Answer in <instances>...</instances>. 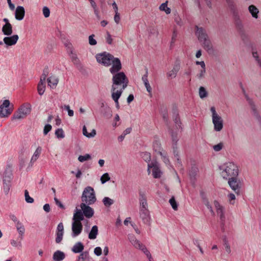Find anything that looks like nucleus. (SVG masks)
I'll list each match as a JSON object with an SVG mask.
<instances>
[{
	"label": "nucleus",
	"instance_id": "nucleus-1",
	"mask_svg": "<svg viewBox=\"0 0 261 261\" xmlns=\"http://www.w3.org/2000/svg\"><path fill=\"white\" fill-rule=\"evenodd\" d=\"M197 28L196 33L198 39L199 41L201 42L202 47L208 54H213L215 52V50L213 44L206 32L202 28L197 27Z\"/></svg>",
	"mask_w": 261,
	"mask_h": 261
},
{
	"label": "nucleus",
	"instance_id": "nucleus-2",
	"mask_svg": "<svg viewBox=\"0 0 261 261\" xmlns=\"http://www.w3.org/2000/svg\"><path fill=\"white\" fill-rule=\"evenodd\" d=\"M81 200L82 203L88 205L94 204L96 201V197L93 188L90 186L85 188L83 192Z\"/></svg>",
	"mask_w": 261,
	"mask_h": 261
},
{
	"label": "nucleus",
	"instance_id": "nucleus-3",
	"mask_svg": "<svg viewBox=\"0 0 261 261\" xmlns=\"http://www.w3.org/2000/svg\"><path fill=\"white\" fill-rule=\"evenodd\" d=\"M238 167L233 163H228L226 165L225 168L221 173V175L224 179L237 177L238 175Z\"/></svg>",
	"mask_w": 261,
	"mask_h": 261
},
{
	"label": "nucleus",
	"instance_id": "nucleus-4",
	"mask_svg": "<svg viewBox=\"0 0 261 261\" xmlns=\"http://www.w3.org/2000/svg\"><path fill=\"white\" fill-rule=\"evenodd\" d=\"M31 106L29 103L22 105L18 111L13 115L12 119H21L25 117L31 113Z\"/></svg>",
	"mask_w": 261,
	"mask_h": 261
},
{
	"label": "nucleus",
	"instance_id": "nucleus-5",
	"mask_svg": "<svg viewBox=\"0 0 261 261\" xmlns=\"http://www.w3.org/2000/svg\"><path fill=\"white\" fill-rule=\"evenodd\" d=\"M128 239L131 244L137 249L141 250L147 256V257L150 259L151 257V254L149 251L147 250L146 247L142 244L133 234H128Z\"/></svg>",
	"mask_w": 261,
	"mask_h": 261
},
{
	"label": "nucleus",
	"instance_id": "nucleus-6",
	"mask_svg": "<svg viewBox=\"0 0 261 261\" xmlns=\"http://www.w3.org/2000/svg\"><path fill=\"white\" fill-rule=\"evenodd\" d=\"M97 61L105 66H110L112 64L113 56L106 51L98 54L96 56Z\"/></svg>",
	"mask_w": 261,
	"mask_h": 261
},
{
	"label": "nucleus",
	"instance_id": "nucleus-7",
	"mask_svg": "<svg viewBox=\"0 0 261 261\" xmlns=\"http://www.w3.org/2000/svg\"><path fill=\"white\" fill-rule=\"evenodd\" d=\"M114 74L112 78V91H115L118 89V86L121 85V84L127 79L123 72H117Z\"/></svg>",
	"mask_w": 261,
	"mask_h": 261
},
{
	"label": "nucleus",
	"instance_id": "nucleus-8",
	"mask_svg": "<svg viewBox=\"0 0 261 261\" xmlns=\"http://www.w3.org/2000/svg\"><path fill=\"white\" fill-rule=\"evenodd\" d=\"M128 83V80L127 79L126 80L124 81V83L121 84L122 87L120 90H118L117 89L115 91H112V98L113 100L115 101L116 104V107L117 109H119V105L118 102V99L121 96L123 91L126 88Z\"/></svg>",
	"mask_w": 261,
	"mask_h": 261
},
{
	"label": "nucleus",
	"instance_id": "nucleus-9",
	"mask_svg": "<svg viewBox=\"0 0 261 261\" xmlns=\"http://www.w3.org/2000/svg\"><path fill=\"white\" fill-rule=\"evenodd\" d=\"M228 184L230 188L237 194H241V189L242 186V183L237 177L229 178Z\"/></svg>",
	"mask_w": 261,
	"mask_h": 261
},
{
	"label": "nucleus",
	"instance_id": "nucleus-10",
	"mask_svg": "<svg viewBox=\"0 0 261 261\" xmlns=\"http://www.w3.org/2000/svg\"><path fill=\"white\" fill-rule=\"evenodd\" d=\"M170 134L172 138L173 153L174 154V156L176 158L178 164L180 166H181V163L179 159V156L178 154V151L177 149V142L178 141L177 135V134L174 133L172 130H170Z\"/></svg>",
	"mask_w": 261,
	"mask_h": 261
},
{
	"label": "nucleus",
	"instance_id": "nucleus-11",
	"mask_svg": "<svg viewBox=\"0 0 261 261\" xmlns=\"http://www.w3.org/2000/svg\"><path fill=\"white\" fill-rule=\"evenodd\" d=\"M180 69V61L177 59L173 66L172 69L168 71L166 73L167 77L168 80H171L176 77L178 72Z\"/></svg>",
	"mask_w": 261,
	"mask_h": 261
},
{
	"label": "nucleus",
	"instance_id": "nucleus-12",
	"mask_svg": "<svg viewBox=\"0 0 261 261\" xmlns=\"http://www.w3.org/2000/svg\"><path fill=\"white\" fill-rule=\"evenodd\" d=\"M232 14L236 27L240 33H244V26L240 19L238 11L237 10L231 12Z\"/></svg>",
	"mask_w": 261,
	"mask_h": 261
},
{
	"label": "nucleus",
	"instance_id": "nucleus-13",
	"mask_svg": "<svg viewBox=\"0 0 261 261\" xmlns=\"http://www.w3.org/2000/svg\"><path fill=\"white\" fill-rule=\"evenodd\" d=\"M245 96L246 100L250 106L253 116L258 121L261 122V116L257 111V109L255 104V102L252 99L250 98L248 95L246 94H245Z\"/></svg>",
	"mask_w": 261,
	"mask_h": 261
},
{
	"label": "nucleus",
	"instance_id": "nucleus-14",
	"mask_svg": "<svg viewBox=\"0 0 261 261\" xmlns=\"http://www.w3.org/2000/svg\"><path fill=\"white\" fill-rule=\"evenodd\" d=\"M10 105L9 100H5L2 105H0V117H7L12 112V111L8 109Z\"/></svg>",
	"mask_w": 261,
	"mask_h": 261
},
{
	"label": "nucleus",
	"instance_id": "nucleus-15",
	"mask_svg": "<svg viewBox=\"0 0 261 261\" xmlns=\"http://www.w3.org/2000/svg\"><path fill=\"white\" fill-rule=\"evenodd\" d=\"M214 203L216 208L217 214L219 216L221 220V229L222 231H224L225 217L223 213V208L222 206L220 205L217 201H214Z\"/></svg>",
	"mask_w": 261,
	"mask_h": 261
},
{
	"label": "nucleus",
	"instance_id": "nucleus-16",
	"mask_svg": "<svg viewBox=\"0 0 261 261\" xmlns=\"http://www.w3.org/2000/svg\"><path fill=\"white\" fill-rule=\"evenodd\" d=\"M214 129L216 132L221 131L223 127V120L220 116L212 118Z\"/></svg>",
	"mask_w": 261,
	"mask_h": 261
},
{
	"label": "nucleus",
	"instance_id": "nucleus-17",
	"mask_svg": "<svg viewBox=\"0 0 261 261\" xmlns=\"http://www.w3.org/2000/svg\"><path fill=\"white\" fill-rule=\"evenodd\" d=\"M112 66L110 69L111 73L114 74L119 71L122 68L120 60L117 58H114L112 61Z\"/></svg>",
	"mask_w": 261,
	"mask_h": 261
},
{
	"label": "nucleus",
	"instance_id": "nucleus-18",
	"mask_svg": "<svg viewBox=\"0 0 261 261\" xmlns=\"http://www.w3.org/2000/svg\"><path fill=\"white\" fill-rule=\"evenodd\" d=\"M89 205H88L85 203H81L80 205L81 208V210L82 211L83 214L88 218H91L94 214L93 210Z\"/></svg>",
	"mask_w": 261,
	"mask_h": 261
},
{
	"label": "nucleus",
	"instance_id": "nucleus-19",
	"mask_svg": "<svg viewBox=\"0 0 261 261\" xmlns=\"http://www.w3.org/2000/svg\"><path fill=\"white\" fill-rule=\"evenodd\" d=\"M71 59L74 65L76 67V68L81 71L84 72L86 71L84 67L81 63L80 59L77 57L76 54H74L72 52V54H71Z\"/></svg>",
	"mask_w": 261,
	"mask_h": 261
},
{
	"label": "nucleus",
	"instance_id": "nucleus-20",
	"mask_svg": "<svg viewBox=\"0 0 261 261\" xmlns=\"http://www.w3.org/2000/svg\"><path fill=\"white\" fill-rule=\"evenodd\" d=\"M72 236L73 237L79 236L82 232L83 225L81 222H73L72 223Z\"/></svg>",
	"mask_w": 261,
	"mask_h": 261
},
{
	"label": "nucleus",
	"instance_id": "nucleus-21",
	"mask_svg": "<svg viewBox=\"0 0 261 261\" xmlns=\"http://www.w3.org/2000/svg\"><path fill=\"white\" fill-rule=\"evenodd\" d=\"M7 174H8V173L7 172H6L5 175V176L4 177V179H3V184H4L3 189H4L5 194H8V192H9L10 188V179H11V174L10 173H9L8 175H7Z\"/></svg>",
	"mask_w": 261,
	"mask_h": 261
},
{
	"label": "nucleus",
	"instance_id": "nucleus-22",
	"mask_svg": "<svg viewBox=\"0 0 261 261\" xmlns=\"http://www.w3.org/2000/svg\"><path fill=\"white\" fill-rule=\"evenodd\" d=\"M151 168H153L152 175L154 178H160L161 176L162 172L158 167L157 163H155L154 164L152 163L151 164H148V171H149V169Z\"/></svg>",
	"mask_w": 261,
	"mask_h": 261
},
{
	"label": "nucleus",
	"instance_id": "nucleus-23",
	"mask_svg": "<svg viewBox=\"0 0 261 261\" xmlns=\"http://www.w3.org/2000/svg\"><path fill=\"white\" fill-rule=\"evenodd\" d=\"M18 36L17 35H14L10 37H6L4 38V42L8 46H12L15 45L18 40Z\"/></svg>",
	"mask_w": 261,
	"mask_h": 261
},
{
	"label": "nucleus",
	"instance_id": "nucleus-24",
	"mask_svg": "<svg viewBox=\"0 0 261 261\" xmlns=\"http://www.w3.org/2000/svg\"><path fill=\"white\" fill-rule=\"evenodd\" d=\"M172 114H173V119L175 124V126L177 129L181 128V122L180 120V118L179 116L178 112L177 109L176 107L173 109L172 110Z\"/></svg>",
	"mask_w": 261,
	"mask_h": 261
},
{
	"label": "nucleus",
	"instance_id": "nucleus-25",
	"mask_svg": "<svg viewBox=\"0 0 261 261\" xmlns=\"http://www.w3.org/2000/svg\"><path fill=\"white\" fill-rule=\"evenodd\" d=\"M153 149L155 152L158 153L162 158L163 161L165 163H167L169 162L168 159L166 158V154H164L161 149V144L159 142H155L153 144Z\"/></svg>",
	"mask_w": 261,
	"mask_h": 261
},
{
	"label": "nucleus",
	"instance_id": "nucleus-26",
	"mask_svg": "<svg viewBox=\"0 0 261 261\" xmlns=\"http://www.w3.org/2000/svg\"><path fill=\"white\" fill-rule=\"evenodd\" d=\"M24 14V8L22 6L17 7L15 13V18L18 20H21L23 19Z\"/></svg>",
	"mask_w": 261,
	"mask_h": 261
},
{
	"label": "nucleus",
	"instance_id": "nucleus-27",
	"mask_svg": "<svg viewBox=\"0 0 261 261\" xmlns=\"http://www.w3.org/2000/svg\"><path fill=\"white\" fill-rule=\"evenodd\" d=\"M47 81L48 82V86L50 88L55 89L59 83V79L56 76L51 75L47 78Z\"/></svg>",
	"mask_w": 261,
	"mask_h": 261
},
{
	"label": "nucleus",
	"instance_id": "nucleus-28",
	"mask_svg": "<svg viewBox=\"0 0 261 261\" xmlns=\"http://www.w3.org/2000/svg\"><path fill=\"white\" fill-rule=\"evenodd\" d=\"M140 217L144 223H147L149 220V212L148 208H140Z\"/></svg>",
	"mask_w": 261,
	"mask_h": 261
},
{
	"label": "nucleus",
	"instance_id": "nucleus-29",
	"mask_svg": "<svg viewBox=\"0 0 261 261\" xmlns=\"http://www.w3.org/2000/svg\"><path fill=\"white\" fill-rule=\"evenodd\" d=\"M84 219V215L81 210L76 209L73 215L72 220L73 222H81Z\"/></svg>",
	"mask_w": 261,
	"mask_h": 261
},
{
	"label": "nucleus",
	"instance_id": "nucleus-30",
	"mask_svg": "<svg viewBox=\"0 0 261 261\" xmlns=\"http://www.w3.org/2000/svg\"><path fill=\"white\" fill-rule=\"evenodd\" d=\"M84 249V246L81 242H77L72 247L71 250L75 253H82Z\"/></svg>",
	"mask_w": 261,
	"mask_h": 261
},
{
	"label": "nucleus",
	"instance_id": "nucleus-31",
	"mask_svg": "<svg viewBox=\"0 0 261 261\" xmlns=\"http://www.w3.org/2000/svg\"><path fill=\"white\" fill-rule=\"evenodd\" d=\"M100 111L103 117L106 119H109L111 118L113 116L112 111L109 107H106L102 110H100Z\"/></svg>",
	"mask_w": 261,
	"mask_h": 261
},
{
	"label": "nucleus",
	"instance_id": "nucleus-32",
	"mask_svg": "<svg viewBox=\"0 0 261 261\" xmlns=\"http://www.w3.org/2000/svg\"><path fill=\"white\" fill-rule=\"evenodd\" d=\"M2 32L4 35L7 36L11 35L12 33V26L10 23H8L7 24H5L2 28Z\"/></svg>",
	"mask_w": 261,
	"mask_h": 261
},
{
	"label": "nucleus",
	"instance_id": "nucleus-33",
	"mask_svg": "<svg viewBox=\"0 0 261 261\" xmlns=\"http://www.w3.org/2000/svg\"><path fill=\"white\" fill-rule=\"evenodd\" d=\"M65 255L64 252L58 250L53 255V259L55 261H61L64 259Z\"/></svg>",
	"mask_w": 261,
	"mask_h": 261
},
{
	"label": "nucleus",
	"instance_id": "nucleus-34",
	"mask_svg": "<svg viewBox=\"0 0 261 261\" xmlns=\"http://www.w3.org/2000/svg\"><path fill=\"white\" fill-rule=\"evenodd\" d=\"M98 227L96 225L93 226L88 234V238L91 240L96 239L98 234Z\"/></svg>",
	"mask_w": 261,
	"mask_h": 261
},
{
	"label": "nucleus",
	"instance_id": "nucleus-35",
	"mask_svg": "<svg viewBox=\"0 0 261 261\" xmlns=\"http://www.w3.org/2000/svg\"><path fill=\"white\" fill-rule=\"evenodd\" d=\"M248 10L251 14L253 17L255 18H258V13L259 11L258 9L254 5H250L248 7Z\"/></svg>",
	"mask_w": 261,
	"mask_h": 261
},
{
	"label": "nucleus",
	"instance_id": "nucleus-36",
	"mask_svg": "<svg viewBox=\"0 0 261 261\" xmlns=\"http://www.w3.org/2000/svg\"><path fill=\"white\" fill-rule=\"evenodd\" d=\"M140 195L141 196V198L140 199V208H147V200L145 196V195L143 194H140Z\"/></svg>",
	"mask_w": 261,
	"mask_h": 261
},
{
	"label": "nucleus",
	"instance_id": "nucleus-37",
	"mask_svg": "<svg viewBox=\"0 0 261 261\" xmlns=\"http://www.w3.org/2000/svg\"><path fill=\"white\" fill-rule=\"evenodd\" d=\"M83 135L87 137V138H92L94 137L96 135V130L93 129L90 133H88L87 130V128L86 126H84L83 127Z\"/></svg>",
	"mask_w": 261,
	"mask_h": 261
},
{
	"label": "nucleus",
	"instance_id": "nucleus-38",
	"mask_svg": "<svg viewBox=\"0 0 261 261\" xmlns=\"http://www.w3.org/2000/svg\"><path fill=\"white\" fill-rule=\"evenodd\" d=\"M41 150L42 149L41 147L39 146L37 147L31 158V163H34L38 159L40 154L41 153Z\"/></svg>",
	"mask_w": 261,
	"mask_h": 261
},
{
	"label": "nucleus",
	"instance_id": "nucleus-39",
	"mask_svg": "<svg viewBox=\"0 0 261 261\" xmlns=\"http://www.w3.org/2000/svg\"><path fill=\"white\" fill-rule=\"evenodd\" d=\"M37 90L39 94L40 95H42L44 94L45 90V83L39 82L37 86Z\"/></svg>",
	"mask_w": 261,
	"mask_h": 261
},
{
	"label": "nucleus",
	"instance_id": "nucleus-40",
	"mask_svg": "<svg viewBox=\"0 0 261 261\" xmlns=\"http://www.w3.org/2000/svg\"><path fill=\"white\" fill-rule=\"evenodd\" d=\"M89 252L87 251L80 253L77 259V261H85L86 259L89 258Z\"/></svg>",
	"mask_w": 261,
	"mask_h": 261
},
{
	"label": "nucleus",
	"instance_id": "nucleus-41",
	"mask_svg": "<svg viewBox=\"0 0 261 261\" xmlns=\"http://www.w3.org/2000/svg\"><path fill=\"white\" fill-rule=\"evenodd\" d=\"M167 3L168 1H166L165 3L162 4L159 9L161 11H165L167 14H169L171 13V9L167 7Z\"/></svg>",
	"mask_w": 261,
	"mask_h": 261
},
{
	"label": "nucleus",
	"instance_id": "nucleus-42",
	"mask_svg": "<svg viewBox=\"0 0 261 261\" xmlns=\"http://www.w3.org/2000/svg\"><path fill=\"white\" fill-rule=\"evenodd\" d=\"M199 95L201 98H204L207 96L208 93L203 87H200L199 89Z\"/></svg>",
	"mask_w": 261,
	"mask_h": 261
},
{
	"label": "nucleus",
	"instance_id": "nucleus-43",
	"mask_svg": "<svg viewBox=\"0 0 261 261\" xmlns=\"http://www.w3.org/2000/svg\"><path fill=\"white\" fill-rule=\"evenodd\" d=\"M201 194H202L203 202L204 204L206 206L207 208L210 210L211 213L212 214H214V212L212 209V206L210 204L208 199L206 198V197L204 195H203L202 193H201Z\"/></svg>",
	"mask_w": 261,
	"mask_h": 261
},
{
	"label": "nucleus",
	"instance_id": "nucleus-44",
	"mask_svg": "<svg viewBox=\"0 0 261 261\" xmlns=\"http://www.w3.org/2000/svg\"><path fill=\"white\" fill-rule=\"evenodd\" d=\"M102 202L106 206H110L113 204L114 200L109 197H106L103 199Z\"/></svg>",
	"mask_w": 261,
	"mask_h": 261
},
{
	"label": "nucleus",
	"instance_id": "nucleus-45",
	"mask_svg": "<svg viewBox=\"0 0 261 261\" xmlns=\"http://www.w3.org/2000/svg\"><path fill=\"white\" fill-rule=\"evenodd\" d=\"M169 203L174 210L176 211L177 210L178 205L174 196L170 198Z\"/></svg>",
	"mask_w": 261,
	"mask_h": 261
},
{
	"label": "nucleus",
	"instance_id": "nucleus-46",
	"mask_svg": "<svg viewBox=\"0 0 261 261\" xmlns=\"http://www.w3.org/2000/svg\"><path fill=\"white\" fill-rule=\"evenodd\" d=\"M48 74V68H46L43 70V73L42 74L40 81V82L45 83L46 78Z\"/></svg>",
	"mask_w": 261,
	"mask_h": 261
},
{
	"label": "nucleus",
	"instance_id": "nucleus-47",
	"mask_svg": "<svg viewBox=\"0 0 261 261\" xmlns=\"http://www.w3.org/2000/svg\"><path fill=\"white\" fill-rule=\"evenodd\" d=\"M63 233L64 231H56V242L57 243H60L62 241Z\"/></svg>",
	"mask_w": 261,
	"mask_h": 261
},
{
	"label": "nucleus",
	"instance_id": "nucleus-48",
	"mask_svg": "<svg viewBox=\"0 0 261 261\" xmlns=\"http://www.w3.org/2000/svg\"><path fill=\"white\" fill-rule=\"evenodd\" d=\"M91 158L89 154H86L85 155H80L78 157V160L81 162H84L86 161L90 160Z\"/></svg>",
	"mask_w": 261,
	"mask_h": 261
},
{
	"label": "nucleus",
	"instance_id": "nucleus-49",
	"mask_svg": "<svg viewBox=\"0 0 261 261\" xmlns=\"http://www.w3.org/2000/svg\"><path fill=\"white\" fill-rule=\"evenodd\" d=\"M198 171V168L196 166H192L190 171L189 175L191 177H195L197 174V173Z\"/></svg>",
	"mask_w": 261,
	"mask_h": 261
},
{
	"label": "nucleus",
	"instance_id": "nucleus-50",
	"mask_svg": "<svg viewBox=\"0 0 261 261\" xmlns=\"http://www.w3.org/2000/svg\"><path fill=\"white\" fill-rule=\"evenodd\" d=\"M226 1L231 12L237 10L232 0H226Z\"/></svg>",
	"mask_w": 261,
	"mask_h": 261
},
{
	"label": "nucleus",
	"instance_id": "nucleus-51",
	"mask_svg": "<svg viewBox=\"0 0 261 261\" xmlns=\"http://www.w3.org/2000/svg\"><path fill=\"white\" fill-rule=\"evenodd\" d=\"M110 180V177L108 173H105L100 177V181L102 184Z\"/></svg>",
	"mask_w": 261,
	"mask_h": 261
},
{
	"label": "nucleus",
	"instance_id": "nucleus-52",
	"mask_svg": "<svg viewBox=\"0 0 261 261\" xmlns=\"http://www.w3.org/2000/svg\"><path fill=\"white\" fill-rule=\"evenodd\" d=\"M55 135L58 138H63L65 137L63 130L62 128H58L55 132Z\"/></svg>",
	"mask_w": 261,
	"mask_h": 261
},
{
	"label": "nucleus",
	"instance_id": "nucleus-53",
	"mask_svg": "<svg viewBox=\"0 0 261 261\" xmlns=\"http://www.w3.org/2000/svg\"><path fill=\"white\" fill-rule=\"evenodd\" d=\"M25 200L27 202L32 203L34 202V199L29 196L28 190L24 191Z\"/></svg>",
	"mask_w": 261,
	"mask_h": 261
},
{
	"label": "nucleus",
	"instance_id": "nucleus-54",
	"mask_svg": "<svg viewBox=\"0 0 261 261\" xmlns=\"http://www.w3.org/2000/svg\"><path fill=\"white\" fill-rule=\"evenodd\" d=\"M95 35L94 34H92L89 36V43L91 45H95L97 44V41L95 39H94Z\"/></svg>",
	"mask_w": 261,
	"mask_h": 261
},
{
	"label": "nucleus",
	"instance_id": "nucleus-55",
	"mask_svg": "<svg viewBox=\"0 0 261 261\" xmlns=\"http://www.w3.org/2000/svg\"><path fill=\"white\" fill-rule=\"evenodd\" d=\"M142 158L146 162H150L151 160L150 153L148 152H144L142 153Z\"/></svg>",
	"mask_w": 261,
	"mask_h": 261
},
{
	"label": "nucleus",
	"instance_id": "nucleus-56",
	"mask_svg": "<svg viewBox=\"0 0 261 261\" xmlns=\"http://www.w3.org/2000/svg\"><path fill=\"white\" fill-rule=\"evenodd\" d=\"M223 147V143L222 142H220L217 145H215L213 146V148L215 151H220Z\"/></svg>",
	"mask_w": 261,
	"mask_h": 261
},
{
	"label": "nucleus",
	"instance_id": "nucleus-57",
	"mask_svg": "<svg viewBox=\"0 0 261 261\" xmlns=\"http://www.w3.org/2000/svg\"><path fill=\"white\" fill-rule=\"evenodd\" d=\"M17 229L20 234L22 235L24 232V228L21 223L18 222L17 225Z\"/></svg>",
	"mask_w": 261,
	"mask_h": 261
},
{
	"label": "nucleus",
	"instance_id": "nucleus-58",
	"mask_svg": "<svg viewBox=\"0 0 261 261\" xmlns=\"http://www.w3.org/2000/svg\"><path fill=\"white\" fill-rule=\"evenodd\" d=\"M43 14L44 16L46 18H47L50 15V10L47 7H44L43 8Z\"/></svg>",
	"mask_w": 261,
	"mask_h": 261
},
{
	"label": "nucleus",
	"instance_id": "nucleus-59",
	"mask_svg": "<svg viewBox=\"0 0 261 261\" xmlns=\"http://www.w3.org/2000/svg\"><path fill=\"white\" fill-rule=\"evenodd\" d=\"M252 56L255 59L256 61H257V63L258 64L259 66L261 68V61L259 60L257 53L253 51L252 52Z\"/></svg>",
	"mask_w": 261,
	"mask_h": 261
},
{
	"label": "nucleus",
	"instance_id": "nucleus-60",
	"mask_svg": "<svg viewBox=\"0 0 261 261\" xmlns=\"http://www.w3.org/2000/svg\"><path fill=\"white\" fill-rule=\"evenodd\" d=\"M206 70L205 67L204 68H202L201 70L200 71V72L199 74H197V77L199 79H201L204 77V74L205 73Z\"/></svg>",
	"mask_w": 261,
	"mask_h": 261
},
{
	"label": "nucleus",
	"instance_id": "nucleus-61",
	"mask_svg": "<svg viewBox=\"0 0 261 261\" xmlns=\"http://www.w3.org/2000/svg\"><path fill=\"white\" fill-rule=\"evenodd\" d=\"M228 198H229V203L231 204H234V200L236 199L235 195L232 193H230L228 195Z\"/></svg>",
	"mask_w": 261,
	"mask_h": 261
},
{
	"label": "nucleus",
	"instance_id": "nucleus-62",
	"mask_svg": "<svg viewBox=\"0 0 261 261\" xmlns=\"http://www.w3.org/2000/svg\"><path fill=\"white\" fill-rule=\"evenodd\" d=\"M64 108L68 111V114L70 117H72L73 116V111L70 109V107L69 105H65L64 106Z\"/></svg>",
	"mask_w": 261,
	"mask_h": 261
},
{
	"label": "nucleus",
	"instance_id": "nucleus-63",
	"mask_svg": "<svg viewBox=\"0 0 261 261\" xmlns=\"http://www.w3.org/2000/svg\"><path fill=\"white\" fill-rule=\"evenodd\" d=\"M51 126L50 124H46L45 125L43 129V133L45 135H47V133L51 129Z\"/></svg>",
	"mask_w": 261,
	"mask_h": 261
},
{
	"label": "nucleus",
	"instance_id": "nucleus-64",
	"mask_svg": "<svg viewBox=\"0 0 261 261\" xmlns=\"http://www.w3.org/2000/svg\"><path fill=\"white\" fill-rule=\"evenodd\" d=\"M94 254L97 256H100L102 254L101 249L99 247H97L94 249Z\"/></svg>",
	"mask_w": 261,
	"mask_h": 261
}]
</instances>
